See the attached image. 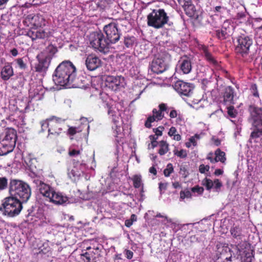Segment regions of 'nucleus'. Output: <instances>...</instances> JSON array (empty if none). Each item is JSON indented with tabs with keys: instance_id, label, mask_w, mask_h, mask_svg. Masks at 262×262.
<instances>
[{
	"instance_id": "1",
	"label": "nucleus",
	"mask_w": 262,
	"mask_h": 262,
	"mask_svg": "<svg viewBox=\"0 0 262 262\" xmlns=\"http://www.w3.org/2000/svg\"><path fill=\"white\" fill-rule=\"evenodd\" d=\"M46 20L42 15L36 14L28 15L24 21L30 27L27 35L32 40L36 39H43L49 37L51 33L47 31L43 27L46 26Z\"/></svg>"
},
{
	"instance_id": "2",
	"label": "nucleus",
	"mask_w": 262,
	"mask_h": 262,
	"mask_svg": "<svg viewBox=\"0 0 262 262\" xmlns=\"http://www.w3.org/2000/svg\"><path fill=\"white\" fill-rule=\"evenodd\" d=\"M77 75V69L70 60H64L56 68L53 75V80L57 85L69 86Z\"/></svg>"
},
{
	"instance_id": "3",
	"label": "nucleus",
	"mask_w": 262,
	"mask_h": 262,
	"mask_svg": "<svg viewBox=\"0 0 262 262\" xmlns=\"http://www.w3.org/2000/svg\"><path fill=\"white\" fill-rule=\"evenodd\" d=\"M236 43L235 52L238 58L244 62H251L252 60L251 51L253 43L252 38L242 35L238 37Z\"/></svg>"
},
{
	"instance_id": "4",
	"label": "nucleus",
	"mask_w": 262,
	"mask_h": 262,
	"mask_svg": "<svg viewBox=\"0 0 262 262\" xmlns=\"http://www.w3.org/2000/svg\"><path fill=\"white\" fill-rule=\"evenodd\" d=\"M248 111L249 113L248 121L253 129L250 137L253 139L262 137V108L251 104Z\"/></svg>"
},
{
	"instance_id": "5",
	"label": "nucleus",
	"mask_w": 262,
	"mask_h": 262,
	"mask_svg": "<svg viewBox=\"0 0 262 262\" xmlns=\"http://www.w3.org/2000/svg\"><path fill=\"white\" fill-rule=\"evenodd\" d=\"M9 190L11 195L18 199L22 202H26L31 194V189L29 184L17 179L10 180Z\"/></svg>"
},
{
	"instance_id": "6",
	"label": "nucleus",
	"mask_w": 262,
	"mask_h": 262,
	"mask_svg": "<svg viewBox=\"0 0 262 262\" xmlns=\"http://www.w3.org/2000/svg\"><path fill=\"white\" fill-rule=\"evenodd\" d=\"M45 125L48 128V140L51 142H56L62 133L66 125L64 120L53 116L45 121L42 124V126Z\"/></svg>"
},
{
	"instance_id": "7",
	"label": "nucleus",
	"mask_w": 262,
	"mask_h": 262,
	"mask_svg": "<svg viewBox=\"0 0 262 262\" xmlns=\"http://www.w3.org/2000/svg\"><path fill=\"white\" fill-rule=\"evenodd\" d=\"M23 203L14 196L6 197L3 200L0 211L5 215L14 217L18 215L22 210Z\"/></svg>"
},
{
	"instance_id": "8",
	"label": "nucleus",
	"mask_w": 262,
	"mask_h": 262,
	"mask_svg": "<svg viewBox=\"0 0 262 262\" xmlns=\"http://www.w3.org/2000/svg\"><path fill=\"white\" fill-rule=\"evenodd\" d=\"M169 17L164 9H153L147 16V24L149 27L159 29L167 24Z\"/></svg>"
},
{
	"instance_id": "9",
	"label": "nucleus",
	"mask_w": 262,
	"mask_h": 262,
	"mask_svg": "<svg viewBox=\"0 0 262 262\" xmlns=\"http://www.w3.org/2000/svg\"><path fill=\"white\" fill-rule=\"evenodd\" d=\"M41 194L49 199L50 202L55 205H63L69 201V198L61 192L56 191L50 185H43L41 189Z\"/></svg>"
},
{
	"instance_id": "10",
	"label": "nucleus",
	"mask_w": 262,
	"mask_h": 262,
	"mask_svg": "<svg viewBox=\"0 0 262 262\" xmlns=\"http://www.w3.org/2000/svg\"><path fill=\"white\" fill-rule=\"evenodd\" d=\"M90 42L94 49L104 54L109 52L110 44L101 32H95L91 34Z\"/></svg>"
},
{
	"instance_id": "11",
	"label": "nucleus",
	"mask_w": 262,
	"mask_h": 262,
	"mask_svg": "<svg viewBox=\"0 0 262 262\" xmlns=\"http://www.w3.org/2000/svg\"><path fill=\"white\" fill-rule=\"evenodd\" d=\"M103 31L106 35V39L109 44H114L118 42L121 35V31L119 30L118 24L111 23L103 27Z\"/></svg>"
},
{
	"instance_id": "12",
	"label": "nucleus",
	"mask_w": 262,
	"mask_h": 262,
	"mask_svg": "<svg viewBox=\"0 0 262 262\" xmlns=\"http://www.w3.org/2000/svg\"><path fill=\"white\" fill-rule=\"evenodd\" d=\"M159 110L156 108L152 110V116H149L145 122V126L150 128L151 127V123L155 121H160L164 117V112L168 113V106L166 103H162L159 105Z\"/></svg>"
},
{
	"instance_id": "13",
	"label": "nucleus",
	"mask_w": 262,
	"mask_h": 262,
	"mask_svg": "<svg viewBox=\"0 0 262 262\" xmlns=\"http://www.w3.org/2000/svg\"><path fill=\"white\" fill-rule=\"evenodd\" d=\"M103 106L106 110L109 118L115 125V128L113 127V128L114 129V132H115V136L117 137L120 132V126L118 125L119 122L120 115L117 114L112 103L108 101L105 102Z\"/></svg>"
},
{
	"instance_id": "14",
	"label": "nucleus",
	"mask_w": 262,
	"mask_h": 262,
	"mask_svg": "<svg viewBox=\"0 0 262 262\" xmlns=\"http://www.w3.org/2000/svg\"><path fill=\"white\" fill-rule=\"evenodd\" d=\"M168 68V64L165 57L159 56L154 59L150 69L152 72L156 74H160L166 71Z\"/></svg>"
},
{
	"instance_id": "15",
	"label": "nucleus",
	"mask_w": 262,
	"mask_h": 262,
	"mask_svg": "<svg viewBox=\"0 0 262 262\" xmlns=\"http://www.w3.org/2000/svg\"><path fill=\"white\" fill-rule=\"evenodd\" d=\"M173 88L179 94L185 96H190L192 94L194 89L192 84L180 80L174 83Z\"/></svg>"
},
{
	"instance_id": "16",
	"label": "nucleus",
	"mask_w": 262,
	"mask_h": 262,
	"mask_svg": "<svg viewBox=\"0 0 262 262\" xmlns=\"http://www.w3.org/2000/svg\"><path fill=\"white\" fill-rule=\"evenodd\" d=\"M125 79L121 76H108L105 80V85L114 91L123 87Z\"/></svg>"
},
{
	"instance_id": "17",
	"label": "nucleus",
	"mask_w": 262,
	"mask_h": 262,
	"mask_svg": "<svg viewBox=\"0 0 262 262\" xmlns=\"http://www.w3.org/2000/svg\"><path fill=\"white\" fill-rule=\"evenodd\" d=\"M17 138V132L16 130L12 128H9L6 129L5 133V136L2 139H1V141L4 144H9L10 147L14 149L16 145Z\"/></svg>"
},
{
	"instance_id": "18",
	"label": "nucleus",
	"mask_w": 262,
	"mask_h": 262,
	"mask_svg": "<svg viewBox=\"0 0 262 262\" xmlns=\"http://www.w3.org/2000/svg\"><path fill=\"white\" fill-rule=\"evenodd\" d=\"M230 233L231 235L235 239L239 241V243H238L237 244L235 245L234 247L236 250V254L237 255L241 254V242L240 241L242 240L243 237H244V234H243L242 228L241 227L239 226H235L232 227L230 229Z\"/></svg>"
},
{
	"instance_id": "19",
	"label": "nucleus",
	"mask_w": 262,
	"mask_h": 262,
	"mask_svg": "<svg viewBox=\"0 0 262 262\" xmlns=\"http://www.w3.org/2000/svg\"><path fill=\"white\" fill-rule=\"evenodd\" d=\"M236 96L234 89L231 86L225 88L223 92V103L224 105H233L234 98Z\"/></svg>"
},
{
	"instance_id": "20",
	"label": "nucleus",
	"mask_w": 262,
	"mask_h": 262,
	"mask_svg": "<svg viewBox=\"0 0 262 262\" xmlns=\"http://www.w3.org/2000/svg\"><path fill=\"white\" fill-rule=\"evenodd\" d=\"M85 64L88 70L93 71L101 67V61L95 55L90 54L86 57Z\"/></svg>"
},
{
	"instance_id": "21",
	"label": "nucleus",
	"mask_w": 262,
	"mask_h": 262,
	"mask_svg": "<svg viewBox=\"0 0 262 262\" xmlns=\"http://www.w3.org/2000/svg\"><path fill=\"white\" fill-rule=\"evenodd\" d=\"M38 58V63L35 65V71L38 73H46L47 71L51 61L50 58L41 56Z\"/></svg>"
},
{
	"instance_id": "22",
	"label": "nucleus",
	"mask_w": 262,
	"mask_h": 262,
	"mask_svg": "<svg viewBox=\"0 0 262 262\" xmlns=\"http://www.w3.org/2000/svg\"><path fill=\"white\" fill-rule=\"evenodd\" d=\"M202 184L204 186L207 190H210L211 189L214 188L216 191H219L222 183L219 179H216L213 181L211 179L205 178L202 181Z\"/></svg>"
},
{
	"instance_id": "23",
	"label": "nucleus",
	"mask_w": 262,
	"mask_h": 262,
	"mask_svg": "<svg viewBox=\"0 0 262 262\" xmlns=\"http://www.w3.org/2000/svg\"><path fill=\"white\" fill-rule=\"evenodd\" d=\"M14 75L13 69L10 63L6 64L1 71V77L4 81H7Z\"/></svg>"
},
{
	"instance_id": "24",
	"label": "nucleus",
	"mask_w": 262,
	"mask_h": 262,
	"mask_svg": "<svg viewBox=\"0 0 262 262\" xmlns=\"http://www.w3.org/2000/svg\"><path fill=\"white\" fill-rule=\"evenodd\" d=\"M216 248V257L217 260L225 258V260L227 261H231V255L229 257L225 256V254L227 253V251H230V249L228 247H224L222 245H217Z\"/></svg>"
},
{
	"instance_id": "25",
	"label": "nucleus",
	"mask_w": 262,
	"mask_h": 262,
	"mask_svg": "<svg viewBox=\"0 0 262 262\" xmlns=\"http://www.w3.org/2000/svg\"><path fill=\"white\" fill-rule=\"evenodd\" d=\"M180 68L183 74H187L190 72L192 69L191 60L187 56L181 58L179 61Z\"/></svg>"
},
{
	"instance_id": "26",
	"label": "nucleus",
	"mask_w": 262,
	"mask_h": 262,
	"mask_svg": "<svg viewBox=\"0 0 262 262\" xmlns=\"http://www.w3.org/2000/svg\"><path fill=\"white\" fill-rule=\"evenodd\" d=\"M57 52L58 49L57 46L56 45H53L52 43H50L47 47H46L43 52L41 53L40 56H42L46 58H50V60L51 61Z\"/></svg>"
},
{
	"instance_id": "27",
	"label": "nucleus",
	"mask_w": 262,
	"mask_h": 262,
	"mask_svg": "<svg viewBox=\"0 0 262 262\" xmlns=\"http://www.w3.org/2000/svg\"><path fill=\"white\" fill-rule=\"evenodd\" d=\"M88 79L86 77L83 76L77 77L75 76L74 79L71 82L69 87L82 88L85 86L87 84Z\"/></svg>"
},
{
	"instance_id": "28",
	"label": "nucleus",
	"mask_w": 262,
	"mask_h": 262,
	"mask_svg": "<svg viewBox=\"0 0 262 262\" xmlns=\"http://www.w3.org/2000/svg\"><path fill=\"white\" fill-rule=\"evenodd\" d=\"M183 8L186 14L189 17H193L195 13V8L191 1L185 0Z\"/></svg>"
},
{
	"instance_id": "29",
	"label": "nucleus",
	"mask_w": 262,
	"mask_h": 262,
	"mask_svg": "<svg viewBox=\"0 0 262 262\" xmlns=\"http://www.w3.org/2000/svg\"><path fill=\"white\" fill-rule=\"evenodd\" d=\"M202 50L205 59L210 63L213 66H217L218 62L212 55V54L209 51L208 48L205 46H203Z\"/></svg>"
},
{
	"instance_id": "30",
	"label": "nucleus",
	"mask_w": 262,
	"mask_h": 262,
	"mask_svg": "<svg viewBox=\"0 0 262 262\" xmlns=\"http://www.w3.org/2000/svg\"><path fill=\"white\" fill-rule=\"evenodd\" d=\"M234 28L233 23L229 19L224 21L222 26V28L227 32L230 36L232 35L234 31Z\"/></svg>"
},
{
	"instance_id": "31",
	"label": "nucleus",
	"mask_w": 262,
	"mask_h": 262,
	"mask_svg": "<svg viewBox=\"0 0 262 262\" xmlns=\"http://www.w3.org/2000/svg\"><path fill=\"white\" fill-rule=\"evenodd\" d=\"M84 128H86L87 129L89 128V125L88 123L81 124V125L78 127L73 126L70 127L68 130V134L70 136H74L77 133L82 132Z\"/></svg>"
},
{
	"instance_id": "32",
	"label": "nucleus",
	"mask_w": 262,
	"mask_h": 262,
	"mask_svg": "<svg viewBox=\"0 0 262 262\" xmlns=\"http://www.w3.org/2000/svg\"><path fill=\"white\" fill-rule=\"evenodd\" d=\"M136 43V38L134 36L127 35L124 38V45L126 48H133Z\"/></svg>"
},
{
	"instance_id": "33",
	"label": "nucleus",
	"mask_w": 262,
	"mask_h": 262,
	"mask_svg": "<svg viewBox=\"0 0 262 262\" xmlns=\"http://www.w3.org/2000/svg\"><path fill=\"white\" fill-rule=\"evenodd\" d=\"M159 149L158 150V154L160 156H163L165 155L169 150V144L164 140H161L159 142Z\"/></svg>"
},
{
	"instance_id": "34",
	"label": "nucleus",
	"mask_w": 262,
	"mask_h": 262,
	"mask_svg": "<svg viewBox=\"0 0 262 262\" xmlns=\"http://www.w3.org/2000/svg\"><path fill=\"white\" fill-rule=\"evenodd\" d=\"M214 155L217 159V162L220 161L222 163H225L226 161V154L224 151L217 148L214 152Z\"/></svg>"
},
{
	"instance_id": "35",
	"label": "nucleus",
	"mask_w": 262,
	"mask_h": 262,
	"mask_svg": "<svg viewBox=\"0 0 262 262\" xmlns=\"http://www.w3.org/2000/svg\"><path fill=\"white\" fill-rule=\"evenodd\" d=\"M215 35L217 38L221 40H225L230 36V35L222 28L221 29H218L215 31Z\"/></svg>"
},
{
	"instance_id": "36",
	"label": "nucleus",
	"mask_w": 262,
	"mask_h": 262,
	"mask_svg": "<svg viewBox=\"0 0 262 262\" xmlns=\"http://www.w3.org/2000/svg\"><path fill=\"white\" fill-rule=\"evenodd\" d=\"M132 180L133 182V186L135 188H138L143 186L142 183V177L140 174H135L133 176Z\"/></svg>"
},
{
	"instance_id": "37",
	"label": "nucleus",
	"mask_w": 262,
	"mask_h": 262,
	"mask_svg": "<svg viewBox=\"0 0 262 262\" xmlns=\"http://www.w3.org/2000/svg\"><path fill=\"white\" fill-rule=\"evenodd\" d=\"M18 67L21 70H25L27 68V59L26 57L18 58L15 59Z\"/></svg>"
},
{
	"instance_id": "38",
	"label": "nucleus",
	"mask_w": 262,
	"mask_h": 262,
	"mask_svg": "<svg viewBox=\"0 0 262 262\" xmlns=\"http://www.w3.org/2000/svg\"><path fill=\"white\" fill-rule=\"evenodd\" d=\"M111 1L110 0H99L97 3V7L100 9L104 10L110 7Z\"/></svg>"
},
{
	"instance_id": "39",
	"label": "nucleus",
	"mask_w": 262,
	"mask_h": 262,
	"mask_svg": "<svg viewBox=\"0 0 262 262\" xmlns=\"http://www.w3.org/2000/svg\"><path fill=\"white\" fill-rule=\"evenodd\" d=\"M229 105L227 107V114L230 117L235 118L237 115V111L232 105Z\"/></svg>"
},
{
	"instance_id": "40",
	"label": "nucleus",
	"mask_w": 262,
	"mask_h": 262,
	"mask_svg": "<svg viewBox=\"0 0 262 262\" xmlns=\"http://www.w3.org/2000/svg\"><path fill=\"white\" fill-rule=\"evenodd\" d=\"M174 171L173 165L171 163H168L166 167L164 169L163 173L165 177H168Z\"/></svg>"
},
{
	"instance_id": "41",
	"label": "nucleus",
	"mask_w": 262,
	"mask_h": 262,
	"mask_svg": "<svg viewBox=\"0 0 262 262\" xmlns=\"http://www.w3.org/2000/svg\"><path fill=\"white\" fill-rule=\"evenodd\" d=\"M173 154L175 156L182 158L185 159L187 156V152L185 149H181L180 150H178L177 149L175 148L173 151Z\"/></svg>"
},
{
	"instance_id": "42",
	"label": "nucleus",
	"mask_w": 262,
	"mask_h": 262,
	"mask_svg": "<svg viewBox=\"0 0 262 262\" xmlns=\"http://www.w3.org/2000/svg\"><path fill=\"white\" fill-rule=\"evenodd\" d=\"M95 253L94 251L85 252L81 254V256L85 258L87 260V262H91V259L93 260L95 259V257H93Z\"/></svg>"
},
{
	"instance_id": "43",
	"label": "nucleus",
	"mask_w": 262,
	"mask_h": 262,
	"mask_svg": "<svg viewBox=\"0 0 262 262\" xmlns=\"http://www.w3.org/2000/svg\"><path fill=\"white\" fill-rule=\"evenodd\" d=\"M8 179L6 177H0V191L7 188L8 186Z\"/></svg>"
},
{
	"instance_id": "44",
	"label": "nucleus",
	"mask_w": 262,
	"mask_h": 262,
	"mask_svg": "<svg viewBox=\"0 0 262 262\" xmlns=\"http://www.w3.org/2000/svg\"><path fill=\"white\" fill-rule=\"evenodd\" d=\"M30 168L32 171L37 170L39 167V164H37V161L36 159H32L30 161Z\"/></svg>"
},
{
	"instance_id": "45",
	"label": "nucleus",
	"mask_w": 262,
	"mask_h": 262,
	"mask_svg": "<svg viewBox=\"0 0 262 262\" xmlns=\"http://www.w3.org/2000/svg\"><path fill=\"white\" fill-rule=\"evenodd\" d=\"M250 90L251 93L253 96L259 98V94L257 90V86L256 84H252L250 86Z\"/></svg>"
},
{
	"instance_id": "46",
	"label": "nucleus",
	"mask_w": 262,
	"mask_h": 262,
	"mask_svg": "<svg viewBox=\"0 0 262 262\" xmlns=\"http://www.w3.org/2000/svg\"><path fill=\"white\" fill-rule=\"evenodd\" d=\"M33 183H35L37 187L38 188L40 194H41V189L42 188V187H43V185H49L48 184H47L44 182H42L38 179H35L33 180Z\"/></svg>"
},
{
	"instance_id": "47",
	"label": "nucleus",
	"mask_w": 262,
	"mask_h": 262,
	"mask_svg": "<svg viewBox=\"0 0 262 262\" xmlns=\"http://www.w3.org/2000/svg\"><path fill=\"white\" fill-rule=\"evenodd\" d=\"M180 199L182 200H184L185 198H190L191 197V193L189 190H182L180 191Z\"/></svg>"
},
{
	"instance_id": "48",
	"label": "nucleus",
	"mask_w": 262,
	"mask_h": 262,
	"mask_svg": "<svg viewBox=\"0 0 262 262\" xmlns=\"http://www.w3.org/2000/svg\"><path fill=\"white\" fill-rule=\"evenodd\" d=\"M204 190V188L203 187L199 186V185L195 186L191 188V191L193 192H197L199 194H202Z\"/></svg>"
},
{
	"instance_id": "49",
	"label": "nucleus",
	"mask_w": 262,
	"mask_h": 262,
	"mask_svg": "<svg viewBox=\"0 0 262 262\" xmlns=\"http://www.w3.org/2000/svg\"><path fill=\"white\" fill-rule=\"evenodd\" d=\"M164 127L162 126H160L156 128H154L153 131L155 133V135L158 137L162 135V132L164 130Z\"/></svg>"
},
{
	"instance_id": "50",
	"label": "nucleus",
	"mask_w": 262,
	"mask_h": 262,
	"mask_svg": "<svg viewBox=\"0 0 262 262\" xmlns=\"http://www.w3.org/2000/svg\"><path fill=\"white\" fill-rule=\"evenodd\" d=\"M210 166L208 165H205L204 164H201L199 166V171L201 173H205L209 170Z\"/></svg>"
},
{
	"instance_id": "51",
	"label": "nucleus",
	"mask_w": 262,
	"mask_h": 262,
	"mask_svg": "<svg viewBox=\"0 0 262 262\" xmlns=\"http://www.w3.org/2000/svg\"><path fill=\"white\" fill-rule=\"evenodd\" d=\"M124 253L125 257L128 259H131L133 257L134 253L131 250L125 249L124 251Z\"/></svg>"
},
{
	"instance_id": "52",
	"label": "nucleus",
	"mask_w": 262,
	"mask_h": 262,
	"mask_svg": "<svg viewBox=\"0 0 262 262\" xmlns=\"http://www.w3.org/2000/svg\"><path fill=\"white\" fill-rule=\"evenodd\" d=\"M80 154V151L79 150H76L75 149H73L70 150L69 151V155L70 157H74L75 156H78Z\"/></svg>"
},
{
	"instance_id": "53",
	"label": "nucleus",
	"mask_w": 262,
	"mask_h": 262,
	"mask_svg": "<svg viewBox=\"0 0 262 262\" xmlns=\"http://www.w3.org/2000/svg\"><path fill=\"white\" fill-rule=\"evenodd\" d=\"M207 159L209 160L211 163H215L217 162V159L215 157V158H213V153L209 152L207 157Z\"/></svg>"
},
{
	"instance_id": "54",
	"label": "nucleus",
	"mask_w": 262,
	"mask_h": 262,
	"mask_svg": "<svg viewBox=\"0 0 262 262\" xmlns=\"http://www.w3.org/2000/svg\"><path fill=\"white\" fill-rule=\"evenodd\" d=\"M177 130L175 127L172 126L170 128L169 132L168 133V135L170 137L173 136L177 133Z\"/></svg>"
},
{
	"instance_id": "55",
	"label": "nucleus",
	"mask_w": 262,
	"mask_h": 262,
	"mask_svg": "<svg viewBox=\"0 0 262 262\" xmlns=\"http://www.w3.org/2000/svg\"><path fill=\"white\" fill-rule=\"evenodd\" d=\"M167 185H168V183H162V182H160L159 184V189H160V190L161 191L162 190H165L167 189Z\"/></svg>"
},
{
	"instance_id": "56",
	"label": "nucleus",
	"mask_w": 262,
	"mask_h": 262,
	"mask_svg": "<svg viewBox=\"0 0 262 262\" xmlns=\"http://www.w3.org/2000/svg\"><path fill=\"white\" fill-rule=\"evenodd\" d=\"M69 177L71 178L72 177L75 178L78 176V171H76L74 169H72L68 172Z\"/></svg>"
},
{
	"instance_id": "57",
	"label": "nucleus",
	"mask_w": 262,
	"mask_h": 262,
	"mask_svg": "<svg viewBox=\"0 0 262 262\" xmlns=\"http://www.w3.org/2000/svg\"><path fill=\"white\" fill-rule=\"evenodd\" d=\"M189 241L190 243H193L199 242V238L196 236V235H191L189 238Z\"/></svg>"
},
{
	"instance_id": "58",
	"label": "nucleus",
	"mask_w": 262,
	"mask_h": 262,
	"mask_svg": "<svg viewBox=\"0 0 262 262\" xmlns=\"http://www.w3.org/2000/svg\"><path fill=\"white\" fill-rule=\"evenodd\" d=\"M178 116L177 111L174 109H172L169 113V117L171 118H176Z\"/></svg>"
},
{
	"instance_id": "59",
	"label": "nucleus",
	"mask_w": 262,
	"mask_h": 262,
	"mask_svg": "<svg viewBox=\"0 0 262 262\" xmlns=\"http://www.w3.org/2000/svg\"><path fill=\"white\" fill-rule=\"evenodd\" d=\"M114 262H119V260L122 261L123 259L121 258V254H117L115 255L114 257Z\"/></svg>"
},
{
	"instance_id": "60",
	"label": "nucleus",
	"mask_w": 262,
	"mask_h": 262,
	"mask_svg": "<svg viewBox=\"0 0 262 262\" xmlns=\"http://www.w3.org/2000/svg\"><path fill=\"white\" fill-rule=\"evenodd\" d=\"M212 140L213 142V144L215 145V146H219L221 145V140L219 139H215V138H212Z\"/></svg>"
},
{
	"instance_id": "61",
	"label": "nucleus",
	"mask_w": 262,
	"mask_h": 262,
	"mask_svg": "<svg viewBox=\"0 0 262 262\" xmlns=\"http://www.w3.org/2000/svg\"><path fill=\"white\" fill-rule=\"evenodd\" d=\"M149 171L150 173L153 174L155 176L157 175V171L155 166H152V167H150V168L149 169Z\"/></svg>"
},
{
	"instance_id": "62",
	"label": "nucleus",
	"mask_w": 262,
	"mask_h": 262,
	"mask_svg": "<svg viewBox=\"0 0 262 262\" xmlns=\"http://www.w3.org/2000/svg\"><path fill=\"white\" fill-rule=\"evenodd\" d=\"M172 185L173 187L176 189L181 187V184L178 181L173 182Z\"/></svg>"
},
{
	"instance_id": "63",
	"label": "nucleus",
	"mask_w": 262,
	"mask_h": 262,
	"mask_svg": "<svg viewBox=\"0 0 262 262\" xmlns=\"http://www.w3.org/2000/svg\"><path fill=\"white\" fill-rule=\"evenodd\" d=\"M10 53L13 56H16L18 55V51L16 48L11 50Z\"/></svg>"
},
{
	"instance_id": "64",
	"label": "nucleus",
	"mask_w": 262,
	"mask_h": 262,
	"mask_svg": "<svg viewBox=\"0 0 262 262\" xmlns=\"http://www.w3.org/2000/svg\"><path fill=\"white\" fill-rule=\"evenodd\" d=\"M149 138L151 142L157 141L158 139V137L155 135H151L149 136Z\"/></svg>"
}]
</instances>
